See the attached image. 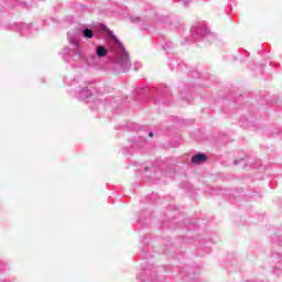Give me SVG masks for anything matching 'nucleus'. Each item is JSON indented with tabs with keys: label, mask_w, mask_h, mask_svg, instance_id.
<instances>
[{
	"label": "nucleus",
	"mask_w": 282,
	"mask_h": 282,
	"mask_svg": "<svg viewBox=\"0 0 282 282\" xmlns=\"http://www.w3.org/2000/svg\"><path fill=\"white\" fill-rule=\"evenodd\" d=\"M206 160H208V156H206V154L198 153L192 156V164H204Z\"/></svg>",
	"instance_id": "1"
},
{
	"label": "nucleus",
	"mask_w": 282,
	"mask_h": 282,
	"mask_svg": "<svg viewBox=\"0 0 282 282\" xmlns=\"http://www.w3.org/2000/svg\"><path fill=\"white\" fill-rule=\"evenodd\" d=\"M83 34L86 39H94V31L89 29L84 30Z\"/></svg>",
	"instance_id": "3"
},
{
	"label": "nucleus",
	"mask_w": 282,
	"mask_h": 282,
	"mask_svg": "<svg viewBox=\"0 0 282 282\" xmlns=\"http://www.w3.org/2000/svg\"><path fill=\"white\" fill-rule=\"evenodd\" d=\"M235 164H239V159H236V160H235Z\"/></svg>",
	"instance_id": "4"
},
{
	"label": "nucleus",
	"mask_w": 282,
	"mask_h": 282,
	"mask_svg": "<svg viewBox=\"0 0 282 282\" xmlns=\"http://www.w3.org/2000/svg\"><path fill=\"white\" fill-rule=\"evenodd\" d=\"M97 56L98 58H102V56H107V48H105V46H97Z\"/></svg>",
	"instance_id": "2"
},
{
	"label": "nucleus",
	"mask_w": 282,
	"mask_h": 282,
	"mask_svg": "<svg viewBox=\"0 0 282 282\" xmlns=\"http://www.w3.org/2000/svg\"><path fill=\"white\" fill-rule=\"evenodd\" d=\"M149 135H150V138H153V132H150Z\"/></svg>",
	"instance_id": "5"
}]
</instances>
